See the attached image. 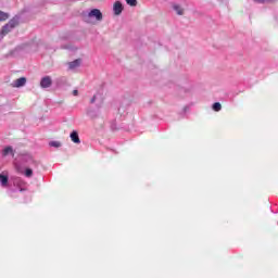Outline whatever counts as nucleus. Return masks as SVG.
<instances>
[{
  "label": "nucleus",
  "mask_w": 278,
  "mask_h": 278,
  "mask_svg": "<svg viewBox=\"0 0 278 278\" xmlns=\"http://www.w3.org/2000/svg\"><path fill=\"white\" fill-rule=\"evenodd\" d=\"M8 155H12V157H14V149L12 146H8L2 150V157H8Z\"/></svg>",
  "instance_id": "nucleus-5"
},
{
  "label": "nucleus",
  "mask_w": 278,
  "mask_h": 278,
  "mask_svg": "<svg viewBox=\"0 0 278 278\" xmlns=\"http://www.w3.org/2000/svg\"><path fill=\"white\" fill-rule=\"evenodd\" d=\"M10 18V14L3 11H0V23L3 21H8Z\"/></svg>",
  "instance_id": "nucleus-12"
},
{
  "label": "nucleus",
  "mask_w": 278,
  "mask_h": 278,
  "mask_svg": "<svg viewBox=\"0 0 278 278\" xmlns=\"http://www.w3.org/2000/svg\"><path fill=\"white\" fill-rule=\"evenodd\" d=\"M0 40H3V35L0 33Z\"/></svg>",
  "instance_id": "nucleus-22"
},
{
  "label": "nucleus",
  "mask_w": 278,
  "mask_h": 278,
  "mask_svg": "<svg viewBox=\"0 0 278 278\" xmlns=\"http://www.w3.org/2000/svg\"><path fill=\"white\" fill-rule=\"evenodd\" d=\"M123 3L121 1H115V3L113 4V12L115 16H121V14H123Z\"/></svg>",
  "instance_id": "nucleus-2"
},
{
  "label": "nucleus",
  "mask_w": 278,
  "mask_h": 278,
  "mask_svg": "<svg viewBox=\"0 0 278 278\" xmlns=\"http://www.w3.org/2000/svg\"><path fill=\"white\" fill-rule=\"evenodd\" d=\"M8 181H10L8 175L0 174V186L2 188H8Z\"/></svg>",
  "instance_id": "nucleus-7"
},
{
  "label": "nucleus",
  "mask_w": 278,
  "mask_h": 278,
  "mask_svg": "<svg viewBox=\"0 0 278 278\" xmlns=\"http://www.w3.org/2000/svg\"><path fill=\"white\" fill-rule=\"evenodd\" d=\"M27 84V78L21 77L13 81V88H23Z\"/></svg>",
  "instance_id": "nucleus-4"
},
{
  "label": "nucleus",
  "mask_w": 278,
  "mask_h": 278,
  "mask_svg": "<svg viewBox=\"0 0 278 278\" xmlns=\"http://www.w3.org/2000/svg\"><path fill=\"white\" fill-rule=\"evenodd\" d=\"M13 28H10L9 24H5L2 29H1V35L3 36H8V34H10V31H12Z\"/></svg>",
  "instance_id": "nucleus-11"
},
{
  "label": "nucleus",
  "mask_w": 278,
  "mask_h": 278,
  "mask_svg": "<svg viewBox=\"0 0 278 278\" xmlns=\"http://www.w3.org/2000/svg\"><path fill=\"white\" fill-rule=\"evenodd\" d=\"M22 160H23L24 162H26V164H29L30 162H34V159L31 157L30 154H24V155L22 156Z\"/></svg>",
  "instance_id": "nucleus-13"
},
{
  "label": "nucleus",
  "mask_w": 278,
  "mask_h": 278,
  "mask_svg": "<svg viewBox=\"0 0 278 278\" xmlns=\"http://www.w3.org/2000/svg\"><path fill=\"white\" fill-rule=\"evenodd\" d=\"M87 115L90 116V118H97V114L92 110H87Z\"/></svg>",
  "instance_id": "nucleus-19"
},
{
  "label": "nucleus",
  "mask_w": 278,
  "mask_h": 278,
  "mask_svg": "<svg viewBox=\"0 0 278 278\" xmlns=\"http://www.w3.org/2000/svg\"><path fill=\"white\" fill-rule=\"evenodd\" d=\"M77 94H79V91H78L77 89H75V90L73 91V96H74V97H77Z\"/></svg>",
  "instance_id": "nucleus-21"
},
{
  "label": "nucleus",
  "mask_w": 278,
  "mask_h": 278,
  "mask_svg": "<svg viewBox=\"0 0 278 278\" xmlns=\"http://www.w3.org/2000/svg\"><path fill=\"white\" fill-rule=\"evenodd\" d=\"M96 101H97V96H93V97L91 98V100H90V103H96Z\"/></svg>",
  "instance_id": "nucleus-20"
},
{
  "label": "nucleus",
  "mask_w": 278,
  "mask_h": 278,
  "mask_svg": "<svg viewBox=\"0 0 278 278\" xmlns=\"http://www.w3.org/2000/svg\"><path fill=\"white\" fill-rule=\"evenodd\" d=\"M81 65V60L80 59H76L72 62L68 63V67L71 71H73L74 68H78V66Z\"/></svg>",
  "instance_id": "nucleus-8"
},
{
  "label": "nucleus",
  "mask_w": 278,
  "mask_h": 278,
  "mask_svg": "<svg viewBox=\"0 0 278 278\" xmlns=\"http://www.w3.org/2000/svg\"><path fill=\"white\" fill-rule=\"evenodd\" d=\"M72 142L75 144H79L81 140L79 139V132L77 130H73L70 135Z\"/></svg>",
  "instance_id": "nucleus-6"
},
{
  "label": "nucleus",
  "mask_w": 278,
  "mask_h": 278,
  "mask_svg": "<svg viewBox=\"0 0 278 278\" xmlns=\"http://www.w3.org/2000/svg\"><path fill=\"white\" fill-rule=\"evenodd\" d=\"M88 18H94L96 21H98L99 23H101V21H103V13H101V10L99 9H92L88 14H87Z\"/></svg>",
  "instance_id": "nucleus-1"
},
{
  "label": "nucleus",
  "mask_w": 278,
  "mask_h": 278,
  "mask_svg": "<svg viewBox=\"0 0 278 278\" xmlns=\"http://www.w3.org/2000/svg\"><path fill=\"white\" fill-rule=\"evenodd\" d=\"M126 3L131 8H136V5H138V0H126Z\"/></svg>",
  "instance_id": "nucleus-16"
},
{
  "label": "nucleus",
  "mask_w": 278,
  "mask_h": 278,
  "mask_svg": "<svg viewBox=\"0 0 278 278\" xmlns=\"http://www.w3.org/2000/svg\"><path fill=\"white\" fill-rule=\"evenodd\" d=\"M254 3H275L277 0H253Z\"/></svg>",
  "instance_id": "nucleus-17"
},
{
  "label": "nucleus",
  "mask_w": 278,
  "mask_h": 278,
  "mask_svg": "<svg viewBox=\"0 0 278 278\" xmlns=\"http://www.w3.org/2000/svg\"><path fill=\"white\" fill-rule=\"evenodd\" d=\"M11 29H14L18 25V16H14L7 23Z\"/></svg>",
  "instance_id": "nucleus-9"
},
{
  "label": "nucleus",
  "mask_w": 278,
  "mask_h": 278,
  "mask_svg": "<svg viewBox=\"0 0 278 278\" xmlns=\"http://www.w3.org/2000/svg\"><path fill=\"white\" fill-rule=\"evenodd\" d=\"M212 108L214 112H220V110H223V105L220 104V102H215Z\"/></svg>",
  "instance_id": "nucleus-14"
},
{
  "label": "nucleus",
  "mask_w": 278,
  "mask_h": 278,
  "mask_svg": "<svg viewBox=\"0 0 278 278\" xmlns=\"http://www.w3.org/2000/svg\"><path fill=\"white\" fill-rule=\"evenodd\" d=\"M173 10L178 14V16H184V8L179 4H173Z\"/></svg>",
  "instance_id": "nucleus-10"
},
{
  "label": "nucleus",
  "mask_w": 278,
  "mask_h": 278,
  "mask_svg": "<svg viewBox=\"0 0 278 278\" xmlns=\"http://www.w3.org/2000/svg\"><path fill=\"white\" fill-rule=\"evenodd\" d=\"M53 85V80L51 79V76H45L40 80L41 88H51Z\"/></svg>",
  "instance_id": "nucleus-3"
},
{
  "label": "nucleus",
  "mask_w": 278,
  "mask_h": 278,
  "mask_svg": "<svg viewBox=\"0 0 278 278\" xmlns=\"http://www.w3.org/2000/svg\"><path fill=\"white\" fill-rule=\"evenodd\" d=\"M49 146L54 147V149H60V147H62V143H60V141H50Z\"/></svg>",
  "instance_id": "nucleus-15"
},
{
  "label": "nucleus",
  "mask_w": 278,
  "mask_h": 278,
  "mask_svg": "<svg viewBox=\"0 0 278 278\" xmlns=\"http://www.w3.org/2000/svg\"><path fill=\"white\" fill-rule=\"evenodd\" d=\"M179 1H181L182 3H186V0H179Z\"/></svg>",
  "instance_id": "nucleus-23"
},
{
  "label": "nucleus",
  "mask_w": 278,
  "mask_h": 278,
  "mask_svg": "<svg viewBox=\"0 0 278 278\" xmlns=\"http://www.w3.org/2000/svg\"><path fill=\"white\" fill-rule=\"evenodd\" d=\"M34 170L31 168H26L25 170V177H33Z\"/></svg>",
  "instance_id": "nucleus-18"
}]
</instances>
